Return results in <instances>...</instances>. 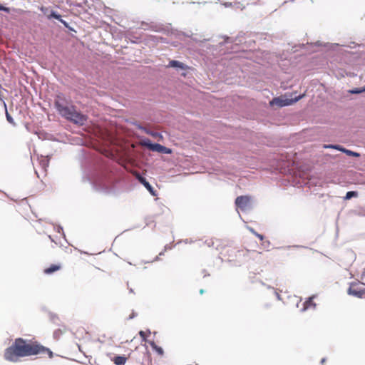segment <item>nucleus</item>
Instances as JSON below:
<instances>
[{
    "instance_id": "nucleus-1",
    "label": "nucleus",
    "mask_w": 365,
    "mask_h": 365,
    "mask_svg": "<svg viewBox=\"0 0 365 365\" xmlns=\"http://www.w3.org/2000/svg\"><path fill=\"white\" fill-rule=\"evenodd\" d=\"M38 354H47L50 359L53 357V352L38 342L16 338L11 346L5 349L4 356L9 361L16 362L20 358Z\"/></svg>"
},
{
    "instance_id": "nucleus-2",
    "label": "nucleus",
    "mask_w": 365,
    "mask_h": 365,
    "mask_svg": "<svg viewBox=\"0 0 365 365\" xmlns=\"http://www.w3.org/2000/svg\"><path fill=\"white\" fill-rule=\"evenodd\" d=\"M55 106L63 117L74 123L83 125L87 121L86 115L76 111L73 106H66L62 103L59 100H56Z\"/></svg>"
},
{
    "instance_id": "nucleus-3",
    "label": "nucleus",
    "mask_w": 365,
    "mask_h": 365,
    "mask_svg": "<svg viewBox=\"0 0 365 365\" xmlns=\"http://www.w3.org/2000/svg\"><path fill=\"white\" fill-rule=\"evenodd\" d=\"M361 279L363 281L362 282L356 280L349 283V287L347 289L348 294L362 299V294L364 289L363 285H365V268L361 274Z\"/></svg>"
},
{
    "instance_id": "nucleus-4",
    "label": "nucleus",
    "mask_w": 365,
    "mask_h": 365,
    "mask_svg": "<svg viewBox=\"0 0 365 365\" xmlns=\"http://www.w3.org/2000/svg\"><path fill=\"white\" fill-rule=\"evenodd\" d=\"M250 197L247 195H241L236 198L235 205L237 208L244 211L249 208L250 205Z\"/></svg>"
},
{
    "instance_id": "nucleus-5",
    "label": "nucleus",
    "mask_w": 365,
    "mask_h": 365,
    "mask_svg": "<svg viewBox=\"0 0 365 365\" xmlns=\"http://www.w3.org/2000/svg\"><path fill=\"white\" fill-rule=\"evenodd\" d=\"M302 96H299L297 98H295L294 100L292 99H282L280 98H275L272 100L271 102V104H275L280 107L286 106L288 105H290L293 102L297 101L299 99H300Z\"/></svg>"
},
{
    "instance_id": "nucleus-6",
    "label": "nucleus",
    "mask_w": 365,
    "mask_h": 365,
    "mask_svg": "<svg viewBox=\"0 0 365 365\" xmlns=\"http://www.w3.org/2000/svg\"><path fill=\"white\" fill-rule=\"evenodd\" d=\"M148 148L153 151H157L159 153H163L165 154H170L172 153L171 149L166 148L160 144L158 143H154V144H149Z\"/></svg>"
},
{
    "instance_id": "nucleus-7",
    "label": "nucleus",
    "mask_w": 365,
    "mask_h": 365,
    "mask_svg": "<svg viewBox=\"0 0 365 365\" xmlns=\"http://www.w3.org/2000/svg\"><path fill=\"white\" fill-rule=\"evenodd\" d=\"M136 178L139 180L140 183H142L148 190H149L153 195H154V192H153V187L150 185V183L146 180V179L143 177H142L140 174L136 175Z\"/></svg>"
},
{
    "instance_id": "nucleus-8",
    "label": "nucleus",
    "mask_w": 365,
    "mask_h": 365,
    "mask_svg": "<svg viewBox=\"0 0 365 365\" xmlns=\"http://www.w3.org/2000/svg\"><path fill=\"white\" fill-rule=\"evenodd\" d=\"M61 269V264H51L48 267L44 269L43 272L46 274H51L55 272H57Z\"/></svg>"
},
{
    "instance_id": "nucleus-9",
    "label": "nucleus",
    "mask_w": 365,
    "mask_h": 365,
    "mask_svg": "<svg viewBox=\"0 0 365 365\" xmlns=\"http://www.w3.org/2000/svg\"><path fill=\"white\" fill-rule=\"evenodd\" d=\"M168 66L170 67L178 68L182 70H186L187 68V66L183 63L175 60L170 61Z\"/></svg>"
},
{
    "instance_id": "nucleus-10",
    "label": "nucleus",
    "mask_w": 365,
    "mask_h": 365,
    "mask_svg": "<svg viewBox=\"0 0 365 365\" xmlns=\"http://www.w3.org/2000/svg\"><path fill=\"white\" fill-rule=\"evenodd\" d=\"M115 365H125L127 358L123 356H116L112 360Z\"/></svg>"
},
{
    "instance_id": "nucleus-11",
    "label": "nucleus",
    "mask_w": 365,
    "mask_h": 365,
    "mask_svg": "<svg viewBox=\"0 0 365 365\" xmlns=\"http://www.w3.org/2000/svg\"><path fill=\"white\" fill-rule=\"evenodd\" d=\"M48 17V19L54 18V19L60 21L62 24H63L66 26H67V23L61 19V16L60 14L56 13L55 11H52Z\"/></svg>"
},
{
    "instance_id": "nucleus-12",
    "label": "nucleus",
    "mask_w": 365,
    "mask_h": 365,
    "mask_svg": "<svg viewBox=\"0 0 365 365\" xmlns=\"http://www.w3.org/2000/svg\"><path fill=\"white\" fill-rule=\"evenodd\" d=\"M357 196H358L357 192L349 191V192H346V196H345L344 198H345V200H349V199H351L353 197H357Z\"/></svg>"
},
{
    "instance_id": "nucleus-13",
    "label": "nucleus",
    "mask_w": 365,
    "mask_h": 365,
    "mask_svg": "<svg viewBox=\"0 0 365 365\" xmlns=\"http://www.w3.org/2000/svg\"><path fill=\"white\" fill-rule=\"evenodd\" d=\"M343 153H346L349 156H354V157H359L360 154L356 152H354L352 150L345 149V150H343Z\"/></svg>"
},
{
    "instance_id": "nucleus-14",
    "label": "nucleus",
    "mask_w": 365,
    "mask_h": 365,
    "mask_svg": "<svg viewBox=\"0 0 365 365\" xmlns=\"http://www.w3.org/2000/svg\"><path fill=\"white\" fill-rule=\"evenodd\" d=\"M250 231L253 234L255 235L257 237H258L261 241H263L264 240V236L261 234H259L258 232H257L254 229L252 228H250Z\"/></svg>"
},
{
    "instance_id": "nucleus-15",
    "label": "nucleus",
    "mask_w": 365,
    "mask_h": 365,
    "mask_svg": "<svg viewBox=\"0 0 365 365\" xmlns=\"http://www.w3.org/2000/svg\"><path fill=\"white\" fill-rule=\"evenodd\" d=\"M262 246L264 247V248H267L269 247V245H270V242L269 240H264L262 241Z\"/></svg>"
},
{
    "instance_id": "nucleus-16",
    "label": "nucleus",
    "mask_w": 365,
    "mask_h": 365,
    "mask_svg": "<svg viewBox=\"0 0 365 365\" xmlns=\"http://www.w3.org/2000/svg\"><path fill=\"white\" fill-rule=\"evenodd\" d=\"M6 119H7V120H8L9 123H12V124H14V122L13 118H11V115L7 113V112L6 113Z\"/></svg>"
},
{
    "instance_id": "nucleus-17",
    "label": "nucleus",
    "mask_w": 365,
    "mask_h": 365,
    "mask_svg": "<svg viewBox=\"0 0 365 365\" xmlns=\"http://www.w3.org/2000/svg\"><path fill=\"white\" fill-rule=\"evenodd\" d=\"M363 91H365V88L364 89H357L356 88V89L351 91L350 92L351 93H361Z\"/></svg>"
},
{
    "instance_id": "nucleus-18",
    "label": "nucleus",
    "mask_w": 365,
    "mask_h": 365,
    "mask_svg": "<svg viewBox=\"0 0 365 365\" xmlns=\"http://www.w3.org/2000/svg\"><path fill=\"white\" fill-rule=\"evenodd\" d=\"M334 149L343 152V150H345L346 148H344L339 145H334Z\"/></svg>"
},
{
    "instance_id": "nucleus-19",
    "label": "nucleus",
    "mask_w": 365,
    "mask_h": 365,
    "mask_svg": "<svg viewBox=\"0 0 365 365\" xmlns=\"http://www.w3.org/2000/svg\"><path fill=\"white\" fill-rule=\"evenodd\" d=\"M0 11H6V12H9V8L8 7H5L3 5H0Z\"/></svg>"
},
{
    "instance_id": "nucleus-20",
    "label": "nucleus",
    "mask_w": 365,
    "mask_h": 365,
    "mask_svg": "<svg viewBox=\"0 0 365 365\" xmlns=\"http://www.w3.org/2000/svg\"><path fill=\"white\" fill-rule=\"evenodd\" d=\"M334 145H331V144H329V145L324 144L323 145V148H332V149H334Z\"/></svg>"
},
{
    "instance_id": "nucleus-21",
    "label": "nucleus",
    "mask_w": 365,
    "mask_h": 365,
    "mask_svg": "<svg viewBox=\"0 0 365 365\" xmlns=\"http://www.w3.org/2000/svg\"><path fill=\"white\" fill-rule=\"evenodd\" d=\"M157 351L160 354H163V350L161 347H158L156 349Z\"/></svg>"
},
{
    "instance_id": "nucleus-22",
    "label": "nucleus",
    "mask_w": 365,
    "mask_h": 365,
    "mask_svg": "<svg viewBox=\"0 0 365 365\" xmlns=\"http://www.w3.org/2000/svg\"><path fill=\"white\" fill-rule=\"evenodd\" d=\"M363 298H365V287L364 289L363 294H362V299Z\"/></svg>"
},
{
    "instance_id": "nucleus-23",
    "label": "nucleus",
    "mask_w": 365,
    "mask_h": 365,
    "mask_svg": "<svg viewBox=\"0 0 365 365\" xmlns=\"http://www.w3.org/2000/svg\"><path fill=\"white\" fill-rule=\"evenodd\" d=\"M140 335L142 336H144V331H140L139 332Z\"/></svg>"
}]
</instances>
